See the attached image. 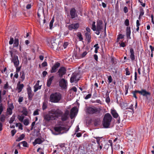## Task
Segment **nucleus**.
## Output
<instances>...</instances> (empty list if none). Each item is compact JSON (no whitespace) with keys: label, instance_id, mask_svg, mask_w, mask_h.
<instances>
[{"label":"nucleus","instance_id":"f257e3e1","mask_svg":"<svg viewBox=\"0 0 154 154\" xmlns=\"http://www.w3.org/2000/svg\"><path fill=\"white\" fill-rule=\"evenodd\" d=\"M112 119V117L109 113L105 114L103 119V124L104 127L108 128L109 126Z\"/></svg>","mask_w":154,"mask_h":154},{"label":"nucleus","instance_id":"f03ea898","mask_svg":"<svg viewBox=\"0 0 154 154\" xmlns=\"http://www.w3.org/2000/svg\"><path fill=\"white\" fill-rule=\"evenodd\" d=\"M55 132L57 134H62L66 133L69 130V128L63 125H56L54 128Z\"/></svg>","mask_w":154,"mask_h":154},{"label":"nucleus","instance_id":"7ed1b4c3","mask_svg":"<svg viewBox=\"0 0 154 154\" xmlns=\"http://www.w3.org/2000/svg\"><path fill=\"white\" fill-rule=\"evenodd\" d=\"M61 98V94L58 92H56L52 94L50 97V101L53 103H57Z\"/></svg>","mask_w":154,"mask_h":154},{"label":"nucleus","instance_id":"20e7f679","mask_svg":"<svg viewBox=\"0 0 154 154\" xmlns=\"http://www.w3.org/2000/svg\"><path fill=\"white\" fill-rule=\"evenodd\" d=\"M49 113L53 115L54 116V119H55L56 118L60 116L62 114V112L59 109H52L49 111Z\"/></svg>","mask_w":154,"mask_h":154},{"label":"nucleus","instance_id":"39448f33","mask_svg":"<svg viewBox=\"0 0 154 154\" xmlns=\"http://www.w3.org/2000/svg\"><path fill=\"white\" fill-rule=\"evenodd\" d=\"M100 109L97 107H88L86 109V112L90 114L99 113Z\"/></svg>","mask_w":154,"mask_h":154},{"label":"nucleus","instance_id":"423d86ee","mask_svg":"<svg viewBox=\"0 0 154 154\" xmlns=\"http://www.w3.org/2000/svg\"><path fill=\"white\" fill-rule=\"evenodd\" d=\"M10 54L12 58V62L14 63V66L15 67H17L19 64V61L18 59V57L17 55H14L13 57V52L11 51H10Z\"/></svg>","mask_w":154,"mask_h":154},{"label":"nucleus","instance_id":"0eeeda50","mask_svg":"<svg viewBox=\"0 0 154 154\" xmlns=\"http://www.w3.org/2000/svg\"><path fill=\"white\" fill-rule=\"evenodd\" d=\"M102 24L103 22L101 20H99L97 22L95 33L97 35L100 34V31L103 28Z\"/></svg>","mask_w":154,"mask_h":154},{"label":"nucleus","instance_id":"6e6552de","mask_svg":"<svg viewBox=\"0 0 154 154\" xmlns=\"http://www.w3.org/2000/svg\"><path fill=\"white\" fill-rule=\"evenodd\" d=\"M66 73V69L64 67H61L59 69L57 74L60 78L63 77V76Z\"/></svg>","mask_w":154,"mask_h":154},{"label":"nucleus","instance_id":"1a4fd4ad","mask_svg":"<svg viewBox=\"0 0 154 154\" xmlns=\"http://www.w3.org/2000/svg\"><path fill=\"white\" fill-rule=\"evenodd\" d=\"M67 84V81L64 79H61L59 80V85L62 88L66 89V88Z\"/></svg>","mask_w":154,"mask_h":154},{"label":"nucleus","instance_id":"9d476101","mask_svg":"<svg viewBox=\"0 0 154 154\" xmlns=\"http://www.w3.org/2000/svg\"><path fill=\"white\" fill-rule=\"evenodd\" d=\"M54 117L53 115L49 113L48 114H44L43 116L44 119L47 122H49L51 120H54Z\"/></svg>","mask_w":154,"mask_h":154},{"label":"nucleus","instance_id":"9b49d317","mask_svg":"<svg viewBox=\"0 0 154 154\" xmlns=\"http://www.w3.org/2000/svg\"><path fill=\"white\" fill-rule=\"evenodd\" d=\"M27 92L28 95V98L29 100H32L34 94L32 92L31 88L29 86L27 88Z\"/></svg>","mask_w":154,"mask_h":154},{"label":"nucleus","instance_id":"f8f14e48","mask_svg":"<svg viewBox=\"0 0 154 154\" xmlns=\"http://www.w3.org/2000/svg\"><path fill=\"white\" fill-rule=\"evenodd\" d=\"M45 140L43 138L38 137L36 138L33 142L32 144L34 146H35L37 144H41L43 143Z\"/></svg>","mask_w":154,"mask_h":154},{"label":"nucleus","instance_id":"ddd939ff","mask_svg":"<svg viewBox=\"0 0 154 154\" xmlns=\"http://www.w3.org/2000/svg\"><path fill=\"white\" fill-rule=\"evenodd\" d=\"M79 24L78 23H72L69 25L68 26V28L70 30H72L73 29L76 30L79 27Z\"/></svg>","mask_w":154,"mask_h":154},{"label":"nucleus","instance_id":"4468645a","mask_svg":"<svg viewBox=\"0 0 154 154\" xmlns=\"http://www.w3.org/2000/svg\"><path fill=\"white\" fill-rule=\"evenodd\" d=\"M60 63L57 62L52 67L50 71V72L51 73L56 72L57 69L60 67Z\"/></svg>","mask_w":154,"mask_h":154},{"label":"nucleus","instance_id":"2eb2a0df","mask_svg":"<svg viewBox=\"0 0 154 154\" xmlns=\"http://www.w3.org/2000/svg\"><path fill=\"white\" fill-rule=\"evenodd\" d=\"M77 111V108L76 107L72 108L70 111V117L72 119L75 116Z\"/></svg>","mask_w":154,"mask_h":154},{"label":"nucleus","instance_id":"dca6fc26","mask_svg":"<svg viewBox=\"0 0 154 154\" xmlns=\"http://www.w3.org/2000/svg\"><path fill=\"white\" fill-rule=\"evenodd\" d=\"M138 93L140 94L143 96H147V95H150V93L149 92L145 90L142 89L141 91H137Z\"/></svg>","mask_w":154,"mask_h":154},{"label":"nucleus","instance_id":"f3484780","mask_svg":"<svg viewBox=\"0 0 154 154\" xmlns=\"http://www.w3.org/2000/svg\"><path fill=\"white\" fill-rule=\"evenodd\" d=\"M79 149L82 151V152L83 153L85 154L86 153V150L85 142L83 143L80 145Z\"/></svg>","mask_w":154,"mask_h":154},{"label":"nucleus","instance_id":"a211bd4d","mask_svg":"<svg viewBox=\"0 0 154 154\" xmlns=\"http://www.w3.org/2000/svg\"><path fill=\"white\" fill-rule=\"evenodd\" d=\"M69 113V112L68 111H66L64 114L62 112V114L60 116L61 117V119L63 121H65L67 119Z\"/></svg>","mask_w":154,"mask_h":154},{"label":"nucleus","instance_id":"6ab92c4d","mask_svg":"<svg viewBox=\"0 0 154 154\" xmlns=\"http://www.w3.org/2000/svg\"><path fill=\"white\" fill-rule=\"evenodd\" d=\"M24 85L23 84H21L20 82H19L17 84V89L18 90V92H20L22 90V89L24 87Z\"/></svg>","mask_w":154,"mask_h":154},{"label":"nucleus","instance_id":"aec40b11","mask_svg":"<svg viewBox=\"0 0 154 154\" xmlns=\"http://www.w3.org/2000/svg\"><path fill=\"white\" fill-rule=\"evenodd\" d=\"M56 39L54 38H52L51 41V47L53 48H56L57 47V44L55 42Z\"/></svg>","mask_w":154,"mask_h":154},{"label":"nucleus","instance_id":"412c9836","mask_svg":"<svg viewBox=\"0 0 154 154\" xmlns=\"http://www.w3.org/2000/svg\"><path fill=\"white\" fill-rule=\"evenodd\" d=\"M130 58L132 61L134 60L135 57L134 55V52L133 48H130Z\"/></svg>","mask_w":154,"mask_h":154},{"label":"nucleus","instance_id":"4be33fe9","mask_svg":"<svg viewBox=\"0 0 154 154\" xmlns=\"http://www.w3.org/2000/svg\"><path fill=\"white\" fill-rule=\"evenodd\" d=\"M79 79H76V75L75 74H73L70 79V81L71 83H73L74 82H78Z\"/></svg>","mask_w":154,"mask_h":154},{"label":"nucleus","instance_id":"5701e85b","mask_svg":"<svg viewBox=\"0 0 154 154\" xmlns=\"http://www.w3.org/2000/svg\"><path fill=\"white\" fill-rule=\"evenodd\" d=\"M76 10L74 8H72L70 11V15L72 19L75 17Z\"/></svg>","mask_w":154,"mask_h":154},{"label":"nucleus","instance_id":"b1692460","mask_svg":"<svg viewBox=\"0 0 154 154\" xmlns=\"http://www.w3.org/2000/svg\"><path fill=\"white\" fill-rule=\"evenodd\" d=\"M86 150L87 152H91V150H90V147H91L92 145L88 142H85Z\"/></svg>","mask_w":154,"mask_h":154},{"label":"nucleus","instance_id":"393cba45","mask_svg":"<svg viewBox=\"0 0 154 154\" xmlns=\"http://www.w3.org/2000/svg\"><path fill=\"white\" fill-rule=\"evenodd\" d=\"M19 45V39L18 37L16 36L14 38L13 46L14 47H18Z\"/></svg>","mask_w":154,"mask_h":154},{"label":"nucleus","instance_id":"a878e982","mask_svg":"<svg viewBox=\"0 0 154 154\" xmlns=\"http://www.w3.org/2000/svg\"><path fill=\"white\" fill-rule=\"evenodd\" d=\"M131 28L130 27H127L126 28V36L128 38H131Z\"/></svg>","mask_w":154,"mask_h":154},{"label":"nucleus","instance_id":"bb28decb","mask_svg":"<svg viewBox=\"0 0 154 154\" xmlns=\"http://www.w3.org/2000/svg\"><path fill=\"white\" fill-rule=\"evenodd\" d=\"M1 94V91H0V115H1L2 112L3 111V107L2 106V104L1 103L2 102V100Z\"/></svg>","mask_w":154,"mask_h":154},{"label":"nucleus","instance_id":"cd10ccee","mask_svg":"<svg viewBox=\"0 0 154 154\" xmlns=\"http://www.w3.org/2000/svg\"><path fill=\"white\" fill-rule=\"evenodd\" d=\"M85 35L86 38L88 40V42L90 43L91 42V35L89 33L86 32L85 33Z\"/></svg>","mask_w":154,"mask_h":154},{"label":"nucleus","instance_id":"c85d7f7f","mask_svg":"<svg viewBox=\"0 0 154 154\" xmlns=\"http://www.w3.org/2000/svg\"><path fill=\"white\" fill-rule=\"evenodd\" d=\"M111 113L112 116L115 118H117L118 116V114L117 113L116 110H112Z\"/></svg>","mask_w":154,"mask_h":154},{"label":"nucleus","instance_id":"c756f323","mask_svg":"<svg viewBox=\"0 0 154 154\" xmlns=\"http://www.w3.org/2000/svg\"><path fill=\"white\" fill-rule=\"evenodd\" d=\"M53 78L54 76H52V77L50 78L48 80L47 82V85L48 87H49L51 85Z\"/></svg>","mask_w":154,"mask_h":154},{"label":"nucleus","instance_id":"7c9ffc66","mask_svg":"<svg viewBox=\"0 0 154 154\" xmlns=\"http://www.w3.org/2000/svg\"><path fill=\"white\" fill-rule=\"evenodd\" d=\"M140 14L139 16V19H140V18L144 14V10L143 9L142 7H140Z\"/></svg>","mask_w":154,"mask_h":154},{"label":"nucleus","instance_id":"2f4dec72","mask_svg":"<svg viewBox=\"0 0 154 154\" xmlns=\"http://www.w3.org/2000/svg\"><path fill=\"white\" fill-rule=\"evenodd\" d=\"M41 85H34V92H36L38 89H40L41 88Z\"/></svg>","mask_w":154,"mask_h":154},{"label":"nucleus","instance_id":"473e14b6","mask_svg":"<svg viewBox=\"0 0 154 154\" xmlns=\"http://www.w3.org/2000/svg\"><path fill=\"white\" fill-rule=\"evenodd\" d=\"M77 35L79 38L80 41H82L83 39V38L82 37V35L80 32H78L77 33Z\"/></svg>","mask_w":154,"mask_h":154},{"label":"nucleus","instance_id":"72a5a7b5","mask_svg":"<svg viewBox=\"0 0 154 154\" xmlns=\"http://www.w3.org/2000/svg\"><path fill=\"white\" fill-rule=\"evenodd\" d=\"M15 116L14 114L12 117L11 118L9 121V123L10 124L12 123L15 120Z\"/></svg>","mask_w":154,"mask_h":154},{"label":"nucleus","instance_id":"f704fd0d","mask_svg":"<svg viewBox=\"0 0 154 154\" xmlns=\"http://www.w3.org/2000/svg\"><path fill=\"white\" fill-rule=\"evenodd\" d=\"M12 109L10 108L7 109V115H11L12 114Z\"/></svg>","mask_w":154,"mask_h":154},{"label":"nucleus","instance_id":"c9c22d12","mask_svg":"<svg viewBox=\"0 0 154 154\" xmlns=\"http://www.w3.org/2000/svg\"><path fill=\"white\" fill-rule=\"evenodd\" d=\"M5 115L2 114L1 116L0 120L2 122H4L5 121Z\"/></svg>","mask_w":154,"mask_h":154},{"label":"nucleus","instance_id":"e433bc0d","mask_svg":"<svg viewBox=\"0 0 154 154\" xmlns=\"http://www.w3.org/2000/svg\"><path fill=\"white\" fill-rule=\"evenodd\" d=\"M91 28L94 31H96V27L95 25V22L94 21L93 22Z\"/></svg>","mask_w":154,"mask_h":154},{"label":"nucleus","instance_id":"4c0bfd02","mask_svg":"<svg viewBox=\"0 0 154 154\" xmlns=\"http://www.w3.org/2000/svg\"><path fill=\"white\" fill-rule=\"evenodd\" d=\"M25 137V135H20V137H18L16 140V141H20L23 140Z\"/></svg>","mask_w":154,"mask_h":154},{"label":"nucleus","instance_id":"58836bf2","mask_svg":"<svg viewBox=\"0 0 154 154\" xmlns=\"http://www.w3.org/2000/svg\"><path fill=\"white\" fill-rule=\"evenodd\" d=\"M20 76L21 78L22 79V81L23 80L25 79V74L23 71L22 72H20Z\"/></svg>","mask_w":154,"mask_h":154},{"label":"nucleus","instance_id":"ea45409f","mask_svg":"<svg viewBox=\"0 0 154 154\" xmlns=\"http://www.w3.org/2000/svg\"><path fill=\"white\" fill-rule=\"evenodd\" d=\"M29 121L27 119H25L23 121L24 124L25 125H27L29 124Z\"/></svg>","mask_w":154,"mask_h":154},{"label":"nucleus","instance_id":"a19ab883","mask_svg":"<svg viewBox=\"0 0 154 154\" xmlns=\"http://www.w3.org/2000/svg\"><path fill=\"white\" fill-rule=\"evenodd\" d=\"M54 22V18H53L51 20V21L50 23L49 26H50V29H51V28L52 27V26H53V23Z\"/></svg>","mask_w":154,"mask_h":154},{"label":"nucleus","instance_id":"79ce46f5","mask_svg":"<svg viewBox=\"0 0 154 154\" xmlns=\"http://www.w3.org/2000/svg\"><path fill=\"white\" fill-rule=\"evenodd\" d=\"M18 118L19 120L21 122H22L24 119V117L22 116H18Z\"/></svg>","mask_w":154,"mask_h":154},{"label":"nucleus","instance_id":"37998d69","mask_svg":"<svg viewBox=\"0 0 154 154\" xmlns=\"http://www.w3.org/2000/svg\"><path fill=\"white\" fill-rule=\"evenodd\" d=\"M100 121V120L99 119H95L94 120V124L95 125H97L98 124H99Z\"/></svg>","mask_w":154,"mask_h":154},{"label":"nucleus","instance_id":"c03bdc74","mask_svg":"<svg viewBox=\"0 0 154 154\" xmlns=\"http://www.w3.org/2000/svg\"><path fill=\"white\" fill-rule=\"evenodd\" d=\"M23 114L25 116H27L28 114V112L26 109H24L22 111Z\"/></svg>","mask_w":154,"mask_h":154},{"label":"nucleus","instance_id":"a18cd8bd","mask_svg":"<svg viewBox=\"0 0 154 154\" xmlns=\"http://www.w3.org/2000/svg\"><path fill=\"white\" fill-rule=\"evenodd\" d=\"M119 44L120 45L119 46L120 47H124L126 46V45L125 42H122L121 43L119 42Z\"/></svg>","mask_w":154,"mask_h":154},{"label":"nucleus","instance_id":"49530a36","mask_svg":"<svg viewBox=\"0 0 154 154\" xmlns=\"http://www.w3.org/2000/svg\"><path fill=\"white\" fill-rule=\"evenodd\" d=\"M125 74L126 75H129L130 74V72L129 71V69L128 68H126L125 69Z\"/></svg>","mask_w":154,"mask_h":154},{"label":"nucleus","instance_id":"de8ad7c7","mask_svg":"<svg viewBox=\"0 0 154 154\" xmlns=\"http://www.w3.org/2000/svg\"><path fill=\"white\" fill-rule=\"evenodd\" d=\"M40 110L38 109H36L33 112V115L35 116L36 115H38L39 114V111Z\"/></svg>","mask_w":154,"mask_h":154},{"label":"nucleus","instance_id":"09e8293b","mask_svg":"<svg viewBox=\"0 0 154 154\" xmlns=\"http://www.w3.org/2000/svg\"><path fill=\"white\" fill-rule=\"evenodd\" d=\"M21 143L23 144V146L24 147H27L28 144L25 141H22Z\"/></svg>","mask_w":154,"mask_h":154},{"label":"nucleus","instance_id":"8fccbe9b","mask_svg":"<svg viewBox=\"0 0 154 154\" xmlns=\"http://www.w3.org/2000/svg\"><path fill=\"white\" fill-rule=\"evenodd\" d=\"M124 38V35L122 34H119L117 37V40H119L120 39H122Z\"/></svg>","mask_w":154,"mask_h":154},{"label":"nucleus","instance_id":"3c124183","mask_svg":"<svg viewBox=\"0 0 154 154\" xmlns=\"http://www.w3.org/2000/svg\"><path fill=\"white\" fill-rule=\"evenodd\" d=\"M14 41V38L12 37H10V40L9 42V44L10 45H12L13 44Z\"/></svg>","mask_w":154,"mask_h":154},{"label":"nucleus","instance_id":"603ef678","mask_svg":"<svg viewBox=\"0 0 154 154\" xmlns=\"http://www.w3.org/2000/svg\"><path fill=\"white\" fill-rule=\"evenodd\" d=\"M139 91L136 90L134 91H133L132 92V93L133 94V97H135L136 99L137 98V97L136 95V93H138V92H137V91Z\"/></svg>","mask_w":154,"mask_h":154},{"label":"nucleus","instance_id":"864d4df0","mask_svg":"<svg viewBox=\"0 0 154 154\" xmlns=\"http://www.w3.org/2000/svg\"><path fill=\"white\" fill-rule=\"evenodd\" d=\"M95 138L96 139L97 142V144L100 143L101 142L100 141V140L102 138V137H95Z\"/></svg>","mask_w":154,"mask_h":154},{"label":"nucleus","instance_id":"5fc2aeb1","mask_svg":"<svg viewBox=\"0 0 154 154\" xmlns=\"http://www.w3.org/2000/svg\"><path fill=\"white\" fill-rule=\"evenodd\" d=\"M125 24L127 26H129V21L128 19H126L125 20Z\"/></svg>","mask_w":154,"mask_h":154},{"label":"nucleus","instance_id":"6e6d98bb","mask_svg":"<svg viewBox=\"0 0 154 154\" xmlns=\"http://www.w3.org/2000/svg\"><path fill=\"white\" fill-rule=\"evenodd\" d=\"M108 80L109 83H110L112 82V79L111 75H109L108 77Z\"/></svg>","mask_w":154,"mask_h":154},{"label":"nucleus","instance_id":"4d7b16f0","mask_svg":"<svg viewBox=\"0 0 154 154\" xmlns=\"http://www.w3.org/2000/svg\"><path fill=\"white\" fill-rule=\"evenodd\" d=\"M19 125V127L18 128L19 129H20V130H22L23 129L22 125L21 124V123H17V125Z\"/></svg>","mask_w":154,"mask_h":154},{"label":"nucleus","instance_id":"13d9d810","mask_svg":"<svg viewBox=\"0 0 154 154\" xmlns=\"http://www.w3.org/2000/svg\"><path fill=\"white\" fill-rule=\"evenodd\" d=\"M8 108H10L12 109H13L14 108V106L12 103H11L8 104Z\"/></svg>","mask_w":154,"mask_h":154},{"label":"nucleus","instance_id":"bf43d9fd","mask_svg":"<svg viewBox=\"0 0 154 154\" xmlns=\"http://www.w3.org/2000/svg\"><path fill=\"white\" fill-rule=\"evenodd\" d=\"M47 106L46 104L44 103H43L42 106L43 110H44L46 109L47 108Z\"/></svg>","mask_w":154,"mask_h":154},{"label":"nucleus","instance_id":"052dcab7","mask_svg":"<svg viewBox=\"0 0 154 154\" xmlns=\"http://www.w3.org/2000/svg\"><path fill=\"white\" fill-rule=\"evenodd\" d=\"M91 94H88L85 97V99H88L91 97Z\"/></svg>","mask_w":154,"mask_h":154},{"label":"nucleus","instance_id":"680f3d73","mask_svg":"<svg viewBox=\"0 0 154 154\" xmlns=\"http://www.w3.org/2000/svg\"><path fill=\"white\" fill-rule=\"evenodd\" d=\"M128 87L127 86H125V94L126 95L128 93Z\"/></svg>","mask_w":154,"mask_h":154},{"label":"nucleus","instance_id":"e2e57ef3","mask_svg":"<svg viewBox=\"0 0 154 154\" xmlns=\"http://www.w3.org/2000/svg\"><path fill=\"white\" fill-rule=\"evenodd\" d=\"M43 67H45L47 66V63L46 62L44 61L42 64Z\"/></svg>","mask_w":154,"mask_h":154},{"label":"nucleus","instance_id":"0e129e2a","mask_svg":"<svg viewBox=\"0 0 154 154\" xmlns=\"http://www.w3.org/2000/svg\"><path fill=\"white\" fill-rule=\"evenodd\" d=\"M124 11L125 13H127L128 12V8L126 6L124 8Z\"/></svg>","mask_w":154,"mask_h":154},{"label":"nucleus","instance_id":"69168bd1","mask_svg":"<svg viewBox=\"0 0 154 154\" xmlns=\"http://www.w3.org/2000/svg\"><path fill=\"white\" fill-rule=\"evenodd\" d=\"M23 97H19L18 98V102L20 103L22 102L23 101Z\"/></svg>","mask_w":154,"mask_h":154},{"label":"nucleus","instance_id":"338daca9","mask_svg":"<svg viewBox=\"0 0 154 154\" xmlns=\"http://www.w3.org/2000/svg\"><path fill=\"white\" fill-rule=\"evenodd\" d=\"M106 102L108 103L110 102V99L109 96L107 97L106 98Z\"/></svg>","mask_w":154,"mask_h":154},{"label":"nucleus","instance_id":"774afa93","mask_svg":"<svg viewBox=\"0 0 154 154\" xmlns=\"http://www.w3.org/2000/svg\"><path fill=\"white\" fill-rule=\"evenodd\" d=\"M87 51H85L82 54V57H83L87 54Z\"/></svg>","mask_w":154,"mask_h":154}]
</instances>
